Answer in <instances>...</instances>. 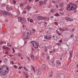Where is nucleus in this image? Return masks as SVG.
<instances>
[{
    "instance_id": "nucleus-1",
    "label": "nucleus",
    "mask_w": 78,
    "mask_h": 78,
    "mask_svg": "<svg viewBox=\"0 0 78 78\" xmlns=\"http://www.w3.org/2000/svg\"><path fill=\"white\" fill-rule=\"evenodd\" d=\"M9 72V68L5 66H1L0 68V72L2 75H6Z\"/></svg>"
},
{
    "instance_id": "nucleus-2",
    "label": "nucleus",
    "mask_w": 78,
    "mask_h": 78,
    "mask_svg": "<svg viewBox=\"0 0 78 78\" xmlns=\"http://www.w3.org/2000/svg\"><path fill=\"white\" fill-rule=\"evenodd\" d=\"M66 8L68 11L75 10L76 9V5L75 4H73V3H70L68 5Z\"/></svg>"
},
{
    "instance_id": "nucleus-3",
    "label": "nucleus",
    "mask_w": 78,
    "mask_h": 78,
    "mask_svg": "<svg viewBox=\"0 0 78 78\" xmlns=\"http://www.w3.org/2000/svg\"><path fill=\"white\" fill-rule=\"evenodd\" d=\"M0 14L2 15V14H5V15H8L10 16H12V15L11 13H9L8 12H6V11L3 10L0 11Z\"/></svg>"
},
{
    "instance_id": "nucleus-4",
    "label": "nucleus",
    "mask_w": 78,
    "mask_h": 78,
    "mask_svg": "<svg viewBox=\"0 0 78 78\" xmlns=\"http://www.w3.org/2000/svg\"><path fill=\"white\" fill-rule=\"evenodd\" d=\"M31 34V32L28 30H26L23 34V37L25 36H29Z\"/></svg>"
},
{
    "instance_id": "nucleus-5",
    "label": "nucleus",
    "mask_w": 78,
    "mask_h": 78,
    "mask_svg": "<svg viewBox=\"0 0 78 78\" xmlns=\"http://www.w3.org/2000/svg\"><path fill=\"white\" fill-rule=\"evenodd\" d=\"M31 43L34 48H38V46H39V42H36L34 41H32Z\"/></svg>"
},
{
    "instance_id": "nucleus-6",
    "label": "nucleus",
    "mask_w": 78,
    "mask_h": 78,
    "mask_svg": "<svg viewBox=\"0 0 78 78\" xmlns=\"http://www.w3.org/2000/svg\"><path fill=\"white\" fill-rule=\"evenodd\" d=\"M51 31V28H48L46 29V33L47 34H49Z\"/></svg>"
},
{
    "instance_id": "nucleus-7",
    "label": "nucleus",
    "mask_w": 78,
    "mask_h": 78,
    "mask_svg": "<svg viewBox=\"0 0 78 78\" xmlns=\"http://www.w3.org/2000/svg\"><path fill=\"white\" fill-rule=\"evenodd\" d=\"M39 6H40V7H41V5H45L46 4V2L45 1H40L39 2Z\"/></svg>"
},
{
    "instance_id": "nucleus-8",
    "label": "nucleus",
    "mask_w": 78,
    "mask_h": 78,
    "mask_svg": "<svg viewBox=\"0 0 78 78\" xmlns=\"http://www.w3.org/2000/svg\"><path fill=\"white\" fill-rule=\"evenodd\" d=\"M44 38L47 40H50L51 39V37L50 36H47L46 35H45L44 36Z\"/></svg>"
},
{
    "instance_id": "nucleus-9",
    "label": "nucleus",
    "mask_w": 78,
    "mask_h": 78,
    "mask_svg": "<svg viewBox=\"0 0 78 78\" xmlns=\"http://www.w3.org/2000/svg\"><path fill=\"white\" fill-rule=\"evenodd\" d=\"M38 19L39 20H43V19L45 20L46 19V18L43 17L41 16H39L38 17Z\"/></svg>"
},
{
    "instance_id": "nucleus-10",
    "label": "nucleus",
    "mask_w": 78,
    "mask_h": 78,
    "mask_svg": "<svg viewBox=\"0 0 78 78\" xmlns=\"http://www.w3.org/2000/svg\"><path fill=\"white\" fill-rule=\"evenodd\" d=\"M6 8V9H7V11H9V10H13V8L12 7H9L7 6Z\"/></svg>"
},
{
    "instance_id": "nucleus-11",
    "label": "nucleus",
    "mask_w": 78,
    "mask_h": 78,
    "mask_svg": "<svg viewBox=\"0 0 78 78\" xmlns=\"http://www.w3.org/2000/svg\"><path fill=\"white\" fill-rule=\"evenodd\" d=\"M31 8H32V7H30V5H28L26 8V9L27 10H30V9H31Z\"/></svg>"
},
{
    "instance_id": "nucleus-12",
    "label": "nucleus",
    "mask_w": 78,
    "mask_h": 78,
    "mask_svg": "<svg viewBox=\"0 0 78 78\" xmlns=\"http://www.w3.org/2000/svg\"><path fill=\"white\" fill-rule=\"evenodd\" d=\"M42 68L43 69H46V66H45V65L44 64H43L42 66Z\"/></svg>"
},
{
    "instance_id": "nucleus-13",
    "label": "nucleus",
    "mask_w": 78,
    "mask_h": 78,
    "mask_svg": "<svg viewBox=\"0 0 78 78\" xmlns=\"http://www.w3.org/2000/svg\"><path fill=\"white\" fill-rule=\"evenodd\" d=\"M72 51H71L70 52V57L69 59H71L72 58Z\"/></svg>"
},
{
    "instance_id": "nucleus-14",
    "label": "nucleus",
    "mask_w": 78,
    "mask_h": 78,
    "mask_svg": "<svg viewBox=\"0 0 78 78\" xmlns=\"http://www.w3.org/2000/svg\"><path fill=\"white\" fill-rule=\"evenodd\" d=\"M1 5L2 7H5L6 6V4H1Z\"/></svg>"
},
{
    "instance_id": "nucleus-15",
    "label": "nucleus",
    "mask_w": 78,
    "mask_h": 78,
    "mask_svg": "<svg viewBox=\"0 0 78 78\" xmlns=\"http://www.w3.org/2000/svg\"><path fill=\"white\" fill-rule=\"evenodd\" d=\"M18 20H19V21H20V22L22 19V18H21L20 17H19L18 18Z\"/></svg>"
},
{
    "instance_id": "nucleus-16",
    "label": "nucleus",
    "mask_w": 78,
    "mask_h": 78,
    "mask_svg": "<svg viewBox=\"0 0 78 78\" xmlns=\"http://www.w3.org/2000/svg\"><path fill=\"white\" fill-rule=\"evenodd\" d=\"M64 41H65L66 42H67V41H69V39L66 38H64Z\"/></svg>"
},
{
    "instance_id": "nucleus-17",
    "label": "nucleus",
    "mask_w": 78,
    "mask_h": 78,
    "mask_svg": "<svg viewBox=\"0 0 78 78\" xmlns=\"http://www.w3.org/2000/svg\"><path fill=\"white\" fill-rule=\"evenodd\" d=\"M56 63L58 65H60L61 64V62L58 60L56 61Z\"/></svg>"
},
{
    "instance_id": "nucleus-18",
    "label": "nucleus",
    "mask_w": 78,
    "mask_h": 78,
    "mask_svg": "<svg viewBox=\"0 0 78 78\" xmlns=\"http://www.w3.org/2000/svg\"><path fill=\"white\" fill-rule=\"evenodd\" d=\"M7 45L9 47H12V44H9V43H7Z\"/></svg>"
},
{
    "instance_id": "nucleus-19",
    "label": "nucleus",
    "mask_w": 78,
    "mask_h": 78,
    "mask_svg": "<svg viewBox=\"0 0 78 78\" xmlns=\"http://www.w3.org/2000/svg\"><path fill=\"white\" fill-rule=\"evenodd\" d=\"M41 70L38 71V74L41 75Z\"/></svg>"
},
{
    "instance_id": "nucleus-20",
    "label": "nucleus",
    "mask_w": 78,
    "mask_h": 78,
    "mask_svg": "<svg viewBox=\"0 0 78 78\" xmlns=\"http://www.w3.org/2000/svg\"><path fill=\"white\" fill-rule=\"evenodd\" d=\"M51 63L52 64H54V60L52 59L51 60Z\"/></svg>"
},
{
    "instance_id": "nucleus-21",
    "label": "nucleus",
    "mask_w": 78,
    "mask_h": 78,
    "mask_svg": "<svg viewBox=\"0 0 78 78\" xmlns=\"http://www.w3.org/2000/svg\"><path fill=\"white\" fill-rule=\"evenodd\" d=\"M56 33H57V34H58V35H59V36H61V34L59 33V32L57 30L56 31Z\"/></svg>"
},
{
    "instance_id": "nucleus-22",
    "label": "nucleus",
    "mask_w": 78,
    "mask_h": 78,
    "mask_svg": "<svg viewBox=\"0 0 78 78\" xmlns=\"http://www.w3.org/2000/svg\"><path fill=\"white\" fill-rule=\"evenodd\" d=\"M59 6H60L61 8H62V7H63V4L60 3L59 4Z\"/></svg>"
},
{
    "instance_id": "nucleus-23",
    "label": "nucleus",
    "mask_w": 78,
    "mask_h": 78,
    "mask_svg": "<svg viewBox=\"0 0 78 78\" xmlns=\"http://www.w3.org/2000/svg\"><path fill=\"white\" fill-rule=\"evenodd\" d=\"M22 23H25V21L23 20H21V21H20Z\"/></svg>"
},
{
    "instance_id": "nucleus-24",
    "label": "nucleus",
    "mask_w": 78,
    "mask_h": 78,
    "mask_svg": "<svg viewBox=\"0 0 78 78\" xmlns=\"http://www.w3.org/2000/svg\"><path fill=\"white\" fill-rule=\"evenodd\" d=\"M59 76L60 77V78H64V75L63 74H62V75L61 76Z\"/></svg>"
},
{
    "instance_id": "nucleus-25",
    "label": "nucleus",
    "mask_w": 78,
    "mask_h": 78,
    "mask_svg": "<svg viewBox=\"0 0 78 78\" xmlns=\"http://www.w3.org/2000/svg\"><path fill=\"white\" fill-rule=\"evenodd\" d=\"M60 15L58 13H56L55 14V16H59Z\"/></svg>"
},
{
    "instance_id": "nucleus-26",
    "label": "nucleus",
    "mask_w": 78,
    "mask_h": 78,
    "mask_svg": "<svg viewBox=\"0 0 78 78\" xmlns=\"http://www.w3.org/2000/svg\"><path fill=\"white\" fill-rule=\"evenodd\" d=\"M51 46H50V45H49V46H48V49H50V48H51Z\"/></svg>"
},
{
    "instance_id": "nucleus-27",
    "label": "nucleus",
    "mask_w": 78,
    "mask_h": 78,
    "mask_svg": "<svg viewBox=\"0 0 78 78\" xmlns=\"http://www.w3.org/2000/svg\"><path fill=\"white\" fill-rule=\"evenodd\" d=\"M45 52H47V48L46 47H45Z\"/></svg>"
},
{
    "instance_id": "nucleus-28",
    "label": "nucleus",
    "mask_w": 78,
    "mask_h": 78,
    "mask_svg": "<svg viewBox=\"0 0 78 78\" xmlns=\"http://www.w3.org/2000/svg\"><path fill=\"white\" fill-rule=\"evenodd\" d=\"M31 58L32 59H34V57L33 55L31 56Z\"/></svg>"
},
{
    "instance_id": "nucleus-29",
    "label": "nucleus",
    "mask_w": 78,
    "mask_h": 78,
    "mask_svg": "<svg viewBox=\"0 0 78 78\" xmlns=\"http://www.w3.org/2000/svg\"><path fill=\"white\" fill-rule=\"evenodd\" d=\"M56 45H58V46H60V45H61V43H57L56 44Z\"/></svg>"
},
{
    "instance_id": "nucleus-30",
    "label": "nucleus",
    "mask_w": 78,
    "mask_h": 78,
    "mask_svg": "<svg viewBox=\"0 0 78 78\" xmlns=\"http://www.w3.org/2000/svg\"><path fill=\"white\" fill-rule=\"evenodd\" d=\"M64 69L65 70H67V67H66V66L64 67Z\"/></svg>"
},
{
    "instance_id": "nucleus-31",
    "label": "nucleus",
    "mask_w": 78,
    "mask_h": 78,
    "mask_svg": "<svg viewBox=\"0 0 78 78\" xmlns=\"http://www.w3.org/2000/svg\"><path fill=\"white\" fill-rule=\"evenodd\" d=\"M12 50L13 51V53H14V52H15V50H14V48H12Z\"/></svg>"
},
{
    "instance_id": "nucleus-32",
    "label": "nucleus",
    "mask_w": 78,
    "mask_h": 78,
    "mask_svg": "<svg viewBox=\"0 0 78 78\" xmlns=\"http://www.w3.org/2000/svg\"><path fill=\"white\" fill-rule=\"evenodd\" d=\"M52 39H54V40H55L56 39V38H55V36H53L52 37Z\"/></svg>"
},
{
    "instance_id": "nucleus-33",
    "label": "nucleus",
    "mask_w": 78,
    "mask_h": 78,
    "mask_svg": "<svg viewBox=\"0 0 78 78\" xmlns=\"http://www.w3.org/2000/svg\"><path fill=\"white\" fill-rule=\"evenodd\" d=\"M50 11L51 13H53V9H51Z\"/></svg>"
},
{
    "instance_id": "nucleus-34",
    "label": "nucleus",
    "mask_w": 78,
    "mask_h": 78,
    "mask_svg": "<svg viewBox=\"0 0 78 78\" xmlns=\"http://www.w3.org/2000/svg\"><path fill=\"white\" fill-rule=\"evenodd\" d=\"M13 3L14 4V5H15V4L16 3V2L15 0H13Z\"/></svg>"
},
{
    "instance_id": "nucleus-35",
    "label": "nucleus",
    "mask_w": 78,
    "mask_h": 78,
    "mask_svg": "<svg viewBox=\"0 0 78 78\" xmlns=\"http://www.w3.org/2000/svg\"><path fill=\"white\" fill-rule=\"evenodd\" d=\"M18 56H19V57H20V56H21V54L20 53H19L18 54Z\"/></svg>"
},
{
    "instance_id": "nucleus-36",
    "label": "nucleus",
    "mask_w": 78,
    "mask_h": 78,
    "mask_svg": "<svg viewBox=\"0 0 78 78\" xmlns=\"http://www.w3.org/2000/svg\"><path fill=\"white\" fill-rule=\"evenodd\" d=\"M24 69L26 70V71H27V72L28 71V69L26 68L25 67H24Z\"/></svg>"
},
{
    "instance_id": "nucleus-37",
    "label": "nucleus",
    "mask_w": 78,
    "mask_h": 78,
    "mask_svg": "<svg viewBox=\"0 0 78 78\" xmlns=\"http://www.w3.org/2000/svg\"><path fill=\"white\" fill-rule=\"evenodd\" d=\"M33 31L34 33H36V30H35V29H33Z\"/></svg>"
},
{
    "instance_id": "nucleus-38",
    "label": "nucleus",
    "mask_w": 78,
    "mask_h": 78,
    "mask_svg": "<svg viewBox=\"0 0 78 78\" xmlns=\"http://www.w3.org/2000/svg\"><path fill=\"white\" fill-rule=\"evenodd\" d=\"M52 3H54V4H56V2H55V1H52Z\"/></svg>"
},
{
    "instance_id": "nucleus-39",
    "label": "nucleus",
    "mask_w": 78,
    "mask_h": 78,
    "mask_svg": "<svg viewBox=\"0 0 78 78\" xmlns=\"http://www.w3.org/2000/svg\"><path fill=\"white\" fill-rule=\"evenodd\" d=\"M47 59L48 60H49L50 59V56H48L47 57Z\"/></svg>"
},
{
    "instance_id": "nucleus-40",
    "label": "nucleus",
    "mask_w": 78,
    "mask_h": 78,
    "mask_svg": "<svg viewBox=\"0 0 78 78\" xmlns=\"http://www.w3.org/2000/svg\"><path fill=\"white\" fill-rule=\"evenodd\" d=\"M20 6L21 7H22V6H23V3H21L20 4Z\"/></svg>"
},
{
    "instance_id": "nucleus-41",
    "label": "nucleus",
    "mask_w": 78,
    "mask_h": 78,
    "mask_svg": "<svg viewBox=\"0 0 78 78\" xmlns=\"http://www.w3.org/2000/svg\"><path fill=\"white\" fill-rule=\"evenodd\" d=\"M2 44H4V42L1 41L0 42V44H1V45H2Z\"/></svg>"
},
{
    "instance_id": "nucleus-42",
    "label": "nucleus",
    "mask_w": 78,
    "mask_h": 78,
    "mask_svg": "<svg viewBox=\"0 0 78 78\" xmlns=\"http://www.w3.org/2000/svg\"><path fill=\"white\" fill-rule=\"evenodd\" d=\"M67 21H71V19L70 18H68Z\"/></svg>"
},
{
    "instance_id": "nucleus-43",
    "label": "nucleus",
    "mask_w": 78,
    "mask_h": 78,
    "mask_svg": "<svg viewBox=\"0 0 78 78\" xmlns=\"http://www.w3.org/2000/svg\"><path fill=\"white\" fill-rule=\"evenodd\" d=\"M66 30V29H62V31H64Z\"/></svg>"
},
{
    "instance_id": "nucleus-44",
    "label": "nucleus",
    "mask_w": 78,
    "mask_h": 78,
    "mask_svg": "<svg viewBox=\"0 0 78 78\" xmlns=\"http://www.w3.org/2000/svg\"><path fill=\"white\" fill-rule=\"evenodd\" d=\"M55 24L56 25H58V23H57V22H55Z\"/></svg>"
},
{
    "instance_id": "nucleus-45",
    "label": "nucleus",
    "mask_w": 78,
    "mask_h": 78,
    "mask_svg": "<svg viewBox=\"0 0 78 78\" xmlns=\"http://www.w3.org/2000/svg\"><path fill=\"white\" fill-rule=\"evenodd\" d=\"M33 20L32 19L30 20V22H33Z\"/></svg>"
},
{
    "instance_id": "nucleus-46",
    "label": "nucleus",
    "mask_w": 78,
    "mask_h": 78,
    "mask_svg": "<svg viewBox=\"0 0 78 78\" xmlns=\"http://www.w3.org/2000/svg\"><path fill=\"white\" fill-rule=\"evenodd\" d=\"M60 14H62V15H64V12H62V13H60Z\"/></svg>"
},
{
    "instance_id": "nucleus-47",
    "label": "nucleus",
    "mask_w": 78,
    "mask_h": 78,
    "mask_svg": "<svg viewBox=\"0 0 78 78\" xmlns=\"http://www.w3.org/2000/svg\"><path fill=\"white\" fill-rule=\"evenodd\" d=\"M68 18H68V17H66L65 18V19L66 20H68Z\"/></svg>"
},
{
    "instance_id": "nucleus-48",
    "label": "nucleus",
    "mask_w": 78,
    "mask_h": 78,
    "mask_svg": "<svg viewBox=\"0 0 78 78\" xmlns=\"http://www.w3.org/2000/svg\"><path fill=\"white\" fill-rule=\"evenodd\" d=\"M14 67L15 69H16V68L17 67V66H16V65H14Z\"/></svg>"
},
{
    "instance_id": "nucleus-49",
    "label": "nucleus",
    "mask_w": 78,
    "mask_h": 78,
    "mask_svg": "<svg viewBox=\"0 0 78 78\" xmlns=\"http://www.w3.org/2000/svg\"><path fill=\"white\" fill-rule=\"evenodd\" d=\"M23 67L22 66H20L19 67V69H20L22 68Z\"/></svg>"
},
{
    "instance_id": "nucleus-50",
    "label": "nucleus",
    "mask_w": 78,
    "mask_h": 78,
    "mask_svg": "<svg viewBox=\"0 0 78 78\" xmlns=\"http://www.w3.org/2000/svg\"><path fill=\"white\" fill-rule=\"evenodd\" d=\"M5 61L4 62H5V63H6V61L8 60V59H7V58H5Z\"/></svg>"
},
{
    "instance_id": "nucleus-51",
    "label": "nucleus",
    "mask_w": 78,
    "mask_h": 78,
    "mask_svg": "<svg viewBox=\"0 0 78 78\" xmlns=\"http://www.w3.org/2000/svg\"><path fill=\"white\" fill-rule=\"evenodd\" d=\"M31 67L32 68V69H33V70H34V69H35V68H34V67H33L32 66H31Z\"/></svg>"
},
{
    "instance_id": "nucleus-52",
    "label": "nucleus",
    "mask_w": 78,
    "mask_h": 78,
    "mask_svg": "<svg viewBox=\"0 0 78 78\" xmlns=\"http://www.w3.org/2000/svg\"><path fill=\"white\" fill-rule=\"evenodd\" d=\"M56 8H59V6H58V5H56Z\"/></svg>"
},
{
    "instance_id": "nucleus-53",
    "label": "nucleus",
    "mask_w": 78,
    "mask_h": 78,
    "mask_svg": "<svg viewBox=\"0 0 78 78\" xmlns=\"http://www.w3.org/2000/svg\"><path fill=\"white\" fill-rule=\"evenodd\" d=\"M27 59L29 60V61H31V60H30V57H27Z\"/></svg>"
},
{
    "instance_id": "nucleus-54",
    "label": "nucleus",
    "mask_w": 78,
    "mask_h": 78,
    "mask_svg": "<svg viewBox=\"0 0 78 78\" xmlns=\"http://www.w3.org/2000/svg\"><path fill=\"white\" fill-rule=\"evenodd\" d=\"M71 37H73V34H72L70 36Z\"/></svg>"
},
{
    "instance_id": "nucleus-55",
    "label": "nucleus",
    "mask_w": 78,
    "mask_h": 78,
    "mask_svg": "<svg viewBox=\"0 0 78 78\" xmlns=\"http://www.w3.org/2000/svg\"><path fill=\"white\" fill-rule=\"evenodd\" d=\"M29 38H30V37H27L25 38V39H29Z\"/></svg>"
},
{
    "instance_id": "nucleus-56",
    "label": "nucleus",
    "mask_w": 78,
    "mask_h": 78,
    "mask_svg": "<svg viewBox=\"0 0 78 78\" xmlns=\"http://www.w3.org/2000/svg\"><path fill=\"white\" fill-rule=\"evenodd\" d=\"M58 30H59L60 31H61L62 29H61V28H59L58 29Z\"/></svg>"
},
{
    "instance_id": "nucleus-57",
    "label": "nucleus",
    "mask_w": 78,
    "mask_h": 78,
    "mask_svg": "<svg viewBox=\"0 0 78 78\" xmlns=\"http://www.w3.org/2000/svg\"><path fill=\"white\" fill-rule=\"evenodd\" d=\"M5 22H8V20L6 19L5 20Z\"/></svg>"
},
{
    "instance_id": "nucleus-58",
    "label": "nucleus",
    "mask_w": 78,
    "mask_h": 78,
    "mask_svg": "<svg viewBox=\"0 0 78 78\" xmlns=\"http://www.w3.org/2000/svg\"><path fill=\"white\" fill-rule=\"evenodd\" d=\"M72 31H75V29L74 28H73L72 29Z\"/></svg>"
},
{
    "instance_id": "nucleus-59",
    "label": "nucleus",
    "mask_w": 78,
    "mask_h": 78,
    "mask_svg": "<svg viewBox=\"0 0 78 78\" xmlns=\"http://www.w3.org/2000/svg\"><path fill=\"white\" fill-rule=\"evenodd\" d=\"M11 63H12V64H14V62L11 61Z\"/></svg>"
},
{
    "instance_id": "nucleus-60",
    "label": "nucleus",
    "mask_w": 78,
    "mask_h": 78,
    "mask_svg": "<svg viewBox=\"0 0 78 78\" xmlns=\"http://www.w3.org/2000/svg\"><path fill=\"white\" fill-rule=\"evenodd\" d=\"M3 49H6V48H5V46H3Z\"/></svg>"
},
{
    "instance_id": "nucleus-61",
    "label": "nucleus",
    "mask_w": 78,
    "mask_h": 78,
    "mask_svg": "<svg viewBox=\"0 0 78 78\" xmlns=\"http://www.w3.org/2000/svg\"><path fill=\"white\" fill-rule=\"evenodd\" d=\"M25 5H26V4H27V1H26L25 3Z\"/></svg>"
},
{
    "instance_id": "nucleus-62",
    "label": "nucleus",
    "mask_w": 78,
    "mask_h": 78,
    "mask_svg": "<svg viewBox=\"0 0 78 78\" xmlns=\"http://www.w3.org/2000/svg\"><path fill=\"white\" fill-rule=\"evenodd\" d=\"M23 13H24V14H25V13H26V12H26V11H23Z\"/></svg>"
},
{
    "instance_id": "nucleus-63",
    "label": "nucleus",
    "mask_w": 78,
    "mask_h": 78,
    "mask_svg": "<svg viewBox=\"0 0 78 78\" xmlns=\"http://www.w3.org/2000/svg\"><path fill=\"white\" fill-rule=\"evenodd\" d=\"M28 22H29V20H30V18H28L27 19Z\"/></svg>"
},
{
    "instance_id": "nucleus-64",
    "label": "nucleus",
    "mask_w": 78,
    "mask_h": 78,
    "mask_svg": "<svg viewBox=\"0 0 78 78\" xmlns=\"http://www.w3.org/2000/svg\"><path fill=\"white\" fill-rule=\"evenodd\" d=\"M55 4L56 3H58V1H57H57H55Z\"/></svg>"
}]
</instances>
